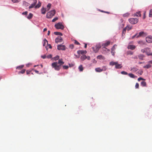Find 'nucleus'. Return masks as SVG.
Segmentation results:
<instances>
[{
    "label": "nucleus",
    "mask_w": 152,
    "mask_h": 152,
    "mask_svg": "<svg viewBox=\"0 0 152 152\" xmlns=\"http://www.w3.org/2000/svg\"><path fill=\"white\" fill-rule=\"evenodd\" d=\"M141 52L143 53H145L147 56H152V52H150V48H145L144 49H142L141 50Z\"/></svg>",
    "instance_id": "nucleus-1"
},
{
    "label": "nucleus",
    "mask_w": 152,
    "mask_h": 152,
    "mask_svg": "<svg viewBox=\"0 0 152 152\" xmlns=\"http://www.w3.org/2000/svg\"><path fill=\"white\" fill-rule=\"evenodd\" d=\"M56 13V11L55 10H53L50 12H48L46 15V17L47 18H51Z\"/></svg>",
    "instance_id": "nucleus-2"
},
{
    "label": "nucleus",
    "mask_w": 152,
    "mask_h": 152,
    "mask_svg": "<svg viewBox=\"0 0 152 152\" xmlns=\"http://www.w3.org/2000/svg\"><path fill=\"white\" fill-rule=\"evenodd\" d=\"M55 27L57 29H64V26L62 25V23L60 22L58 23L55 24Z\"/></svg>",
    "instance_id": "nucleus-3"
},
{
    "label": "nucleus",
    "mask_w": 152,
    "mask_h": 152,
    "mask_svg": "<svg viewBox=\"0 0 152 152\" xmlns=\"http://www.w3.org/2000/svg\"><path fill=\"white\" fill-rule=\"evenodd\" d=\"M86 52V51L85 50H78L77 52L78 54L79 55V56H80L81 57H82V56L84 57V56H85L84 57H87V56L85 55Z\"/></svg>",
    "instance_id": "nucleus-4"
},
{
    "label": "nucleus",
    "mask_w": 152,
    "mask_h": 152,
    "mask_svg": "<svg viewBox=\"0 0 152 152\" xmlns=\"http://www.w3.org/2000/svg\"><path fill=\"white\" fill-rule=\"evenodd\" d=\"M129 21L131 24H134L137 23L138 20L136 18H130L129 19Z\"/></svg>",
    "instance_id": "nucleus-5"
},
{
    "label": "nucleus",
    "mask_w": 152,
    "mask_h": 152,
    "mask_svg": "<svg viewBox=\"0 0 152 152\" xmlns=\"http://www.w3.org/2000/svg\"><path fill=\"white\" fill-rule=\"evenodd\" d=\"M57 49L59 50H64L66 49V47L64 45H58L57 46Z\"/></svg>",
    "instance_id": "nucleus-6"
},
{
    "label": "nucleus",
    "mask_w": 152,
    "mask_h": 152,
    "mask_svg": "<svg viewBox=\"0 0 152 152\" xmlns=\"http://www.w3.org/2000/svg\"><path fill=\"white\" fill-rule=\"evenodd\" d=\"M62 41V39L60 36H58L55 39V42L56 43L61 42Z\"/></svg>",
    "instance_id": "nucleus-7"
},
{
    "label": "nucleus",
    "mask_w": 152,
    "mask_h": 152,
    "mask_svg": "<svg viewBox=\"0 0 152 152\" xmlns=\"http://www.w3.org/2000/svg\"><path fill=\"white\" fill-rule=\"evenodd\" d=\"M110 50L104 47H103L102 48V52L104 54H106L108 52H109Z\"/></svg>",
    "instance_id": "nucleus-8"
},
{
    "label": "nucleus",
    "mask_w": 152,
    "mask_h": 152,
    "mask_svg": "<svg viewBox=\"0 0 152 152\" xmlns=\"http://www.w3.org/2000/svg\"><path fill=\"white\" fill-rule=\"evenodd\" d=\"M95 48H96V51H98L99 49L101 47V45L100 43H99L96 44V46H95Z\"/></svg>",
    "instance_id": "nucleus-9"
},
{
    "label": "nucleus",
    "mask_w": 152,
    "mask_h": 152,
    "mask_svg": "<svg viewBox=\"0 0 152 152\" xmlns=\"http://www.w3.org/2000/svg\"><path fill=\"white\" fill-rule=\"evenodd\" d=\"M146 41L148 43H151L152 42V38L150 37H147L146 38Z\"/></svg>",
    "instance_id": "nucleus-10"
},
{
    "label": "nucleus",
    "mask_w": 152,
    "mask_h": 152,
    "mask_svg": "<svg viewBox=\"0 0 152 152\" xmlns=\"http://www.w3.org/2000/svg\"><path fill=\"white\" fill-rule=\"evenodd\" d=\"M110 44V42L109 41H108L105 43H102V46L103 47H105L108 45Z\"/></svg>",
    "instance_id": "nucleus-11"
},
{
    "label": "nucleus",
    "mask_w": 152,
    "mask_h": 152,
    "mask_svg": "<svg viewBox=\"0 0 152 152\" xmlns=\"http://www.w3.org/2000/svg\"><path fill=\"white\" fill-rule=\"evenodd\" d=\"M135 46L134 45H129L128 46V49H130L132 50H134L135 48Z\"/></svg>",
    "instance_id": "nucleus-12"
},
{
    "label": "nucleus",
    "mask_w": 152,
    "mask_h": 152,
    "mask_svg": "<svg viewBox=\"0 0 152 152\" xmlns=\"http://www.w3.org/2000/svg\"><path fill=\"white\" fill-rule=\"evenodd\" d=\"M95 71L97 72H100L103 71H105V69H102L100 68H97L95 69Z\"/></svg>",
    "instance_id": "nucleus-13"
},
{
    "label": "nucleus",
    "mask_w": 152,
    "mask_h": 152,
    "mask_svg": "<svg viewBox=\"0 0 152 152\" xmlns=\"http://www.w3.org/2000/svg\"><path fill=\"white\" fill-rule=\"evenodd\" d=\"M132 28V26H127L125 28L123 29V31H126V30H127L128 31H129Z\"/></svg>",
    "instance_id": "nucleus-14"
},
{
    "label": "nucleus",
    "mask_w": 152,
    "mask_h": 152,
    "mask_svg": "<svg viewBox=\"0 0 152 152\" xmlns=\"http://www.w3.org/2000/svg\"><path fill=\"white\" fill-rule=\"evenodd\" d=\"M122 66L121 64H118V63L116 64L115 66V67L116 69H120L122 67Z\"/></svg>",
    "instance_id": "nucleus-15"
},
{
    "label": "nucleus",
    "mask_w": 152,
    "mask_h": 152,
    "mask_svg": "<svg viewBox=\"0 0 152 152\" xmlns=\"http://www.w3.org/2000/svg\"><path fill=\"white\" fill-rule=\"evenodd\" d=\"M46 44H47V45L48 44V41L45 39L43 40V46H45Z\"/></svg>",
    "instance_id": "nucleus-16"
},
{
    "label": "nucleus",
    "mask_w": 152,
    "mask_h": 152,
    "mask_svg": "<svg viewBox=\"0 0 152 152\" xmlns=\"http://www.w3.org/2000/svg\"><path fill=\"white\" fill-rule=\"evenodd\" d=\"M151 66L150 64H148L145 66H143V68H144L148 69L151 67Z\"/></svg>",
    "instance_id": "nucleus-17"
},
{
    "label": "nucleus",
    "mask_w": 152,
    "mask_h": 152,
    "mask_svg": "<svg viewBox=\"0 0 152 152\" xmlns=\"http://www.w3.org/2000/svg\"><path fill=\"white\" fill-rule=\"evenodd\" d=\"M36 4H34L33 3H32L31 4L29 7V8L30 9L32 8L35 7V6Z\"/></svg>",
    "instance_id": "nucleus-18"
},
{
    "label": "nucleus",
    "mask_w": 152,
    "mask_h": 152,
    "mask_svg": "<svg viewBox=\"0 0 152 152\" xmlns=\"http://www.w3.org/2000/svg\"><path fill=\"white\" fill-rule=\"evenodd\" d=\"M78 69L80 72L83 71V66L81 65H80L78 67Z\"/></svg>",
    "instance_id": "nucleus-19"
},
{
    "label": "nucleus",
    "mask_w": 152,
    "mask_h": 152,
    "mask_svg": "<svg viewBox=\"0 0 152 152\" xmlns=\"http://www.w3.org/2000/svg\"><path fill=\"white\" fill-rule=\"evenodd\" d=\"M41 4L39 2L38 3L35 7V8H39L41 6Z\"/></svg>",
    "instance_id": "nucleus-20"
},
{
    "label": "nucleus",
    "mask_w": 152,
    "mask_h": 152,
    "mask_svg": "<svg viewBox=\"0 0 152 152\" xmlns=\"http://www.w3.org/2000/svg\"><path fill=\"white\" fill-rule=\"evenodd\" d=\"M46 10L44 8H42L41 10V13L42 14H44L45 13Z\"/></svg>",
    "instance_id": "nucleus-21"
},
{
    "label": "nucleus",
    "mask_w": 152,
    "mask_h": 152,
    "mask_svg": "<svg viewBox=\"0 0 152 152\" xmlns=\"http://www.w3.org/2000/svg\"><path fill=\"white\" fill-rule=\"evenodd\" d=\"M144 34L143 31H141L139 32V34L137 36V37H139L140 36H142L143 34Z\"/></svg>",
    "instance_id": "nucleus-22"
},
{
    "label": "nucleus",
    "mask_w": 152,
    "mask_h": 152,
    "mask_svg": "<svg viewBox=\"0 0 152 152\" xmlns=\"http://www.w3.org/2000/svg\"><path fill=\"white\" fill-rule=\"evenodd\" d=\"M54 34L56 35H60L62 36V33L58 32H54Z\"/></svg>",
    "instance_id": "nucleus-23"
},
{
    "label": "nucleus",
    "mask_w": 152,
    "mask_h": 152,
    "mask_svg": "<svg viewBox=\"0 0 152 152\" xmlns=\"http://www.w3.org/2000/svg\"><path fill=\"white\" fill-rule=\"evenodd\" d=\"M33 15V14L31 13H30L27 16V18L28 19H31L32 18Z\"/></svg>",
    "instance_id": "nucleus-24"
},
{
    "label": "nucleus",
    "mask_w": 152,
    "mask_h": 152,
    "mask_svg": "<svg viewBox=\"0 0 152 152\" xmlns=\"http://www.w3.org/2000/svg\"><path fill=\"white\" fill-rule=\"evenodd\" d=\"M138 70V69L135 67H134L131 68V70L133 71L136 72Z\"/></svg>",
    "instance_id": "nucleus-25"
},
{
    "label": "nucleus",
    "mask_w": 152,
    "mask_h": 152,
    "mask_svg": "<svg viewBox=\"0 0 152 152\" xmlns=\"http://www.w3.org/2000/svg\"><path fill=\"white\" fill-rule=\"evenodd\" d=\"M128 75L131 77L132 78H135L136 77L132 73H129L128 74Z\"/></svg>",
    "instance_id": "nucleus-26"
},
{
    "label": "nucleus",
    "mask_w": 152,
    "mask_h": 152,
    "mask_svg": "<svg viewBox=\"0 0 152 152\" xmlns=\"http://www.w3.org/2000/svg\"><path fill=\"white\" fill-rule=\"evenodd\" d=\"M117 64V62H114L113 61H111L110 62V65L113 66L114 65H116V64Z\"/></svg>",
    "instance_id": "nucleus-27"
},
{
    "label": "nucleus",
    "mask_w": 152,
    "mask_h": 152,
    "mask_svg": "<svg viewBox=\"0 0 152 152\" xmlns=\"http://www.w3.org/2000/svg\"><path fill=\"white\" fill-rule=\"evenodd\" d=\"M141 85L143 86H146V83L145 82L143 81L141 82Z\"/></svg>",
    "instance_id": "nucleus-28"
},
{
    "label": "nucleus",
    "mask_w": 152,
    "mask_h": 152,
    "mask_svg": "<svg viewBox=\"0 0 152 152\" xmlns=\"http://www.w3.org/2000/svg\"><path fill=\"white\" fill-rule=\"evenodd\" d=\"M29 3L26 2V1H23V5L25 7L28 6L29 5Z\"/></svg>",
    "instance_id": "nucleus-29"
},
{
    "label": "nucleus",
    "mask_w": 152,
    "mask_h": 152,
    "mask_svg": "<svg viewBox=\"0 0 152 152\" xmlns=\"http://www.w3.org/2000/svg\"><path fill=\"white\" fill-rule=\"evenodd\" d=\"M141 16L140 12V11H139L138 12H137V14H135L134 15V16Z\"/></svg>",
    "instance_id": "nucleus-30"
},
{
    "label": "nucleus",
    "mask_w": 152,
    "mask_h": 152,
    "mask_svg": "<svg viewBox=\"0 0 152 152\" xmlns=\"http://www.w3.org/2000/svg\"><path fill=\"white\" fill-rule=\"evenodd\" d=\"M129 15V13L127 12L123 15V16L124 17H128Z\"/></svg>",
    "instance_id": "nucleus-31"
},
{
    "label": "nucleus",
    "mask_w": 152,
    "mask_h": 152,
    "mask_svg": "<svg viewBox=\"0 0 152 152\" xmlns=\"http://www.w3.org/2000/svg\"><path fill=\"white\" fill-rule=\"evenodd\" d=\"M138 43L141 45H143L144 44V43L142 41H139L138 42Z\"/></svg>",
    "instance_id": "nucleus-32"
},
{
    "label": "nucleus",
    "mask_w": 152,
    "mask_h": 152,
    "mask_svg": "<svg viewBox=\"0 0 152 152\" xmlns=\"http://www.w3.org/2000/svg\"><path fill=\"white\" fill-rule=\"evenodd\" d=\"M48 47L49 48H50V49L52 48V46H51V45L50 44H48L47 45V46H45V47L46 50H47L48 49Z\"/></svg>",
    "instance_id": "nucleus-33"
},
{
    "label": "nucleus",
    "mask_w": 152,
    "mask_h": 152,
    "mask_svg": "<svg viewBox=\"0 0 152 152\" xmlns=\"http://www.w3.org/2000/svg\"><path fill=\"white\" fill-rule=\"evenodd\" d=\"M111 53L112 56H114V54L115 53V50L113 49H111Z\"/></svg>",
    "instance_id": "nucleus-34"
},
{
    "label": "nucleus",
    "mask_w": 152,
    "mask_h": 152,
    "mask_svg": "<svg viewBox=\"0 0 152 152\" xmlns=\"http://www.w3.org/2000/svg\"><path fill=\"white\" fill-rule=\"evenodd\" d=\"M149 17H152V9H151L150 10L149 13Z\"/></svg>",
    "instance_id": "nucleus-35"
},
{
    "label": "nucleus",
    "mask_w": 152,
    "mask_h": 152,
    "mask_svg": "<svg viewBox=\"0 0 152 152\" xmlns=\"http://www.w3.org/2000/svg\"><path fill=\"white\" fill-rule=\"evenodd\" d=\"M121 73L123 75H128V73L124 71L121 72Z\"/></svg>",
    "instance_id": "nucleus-36"
},
{
    "label": "nucleus",
    "mask_w": 152,
    "mask_h": 152,
    "mask_svg": "<svg viewBox=\"0 0 152 152\" xmlns=\"http://www.w3.org/2000/svg\"><path fill=\"white\" fill-rule=\"evenodd\" d=\"M13 3H18L19 2L20 0H12Z\"/></svg>",
    "instance_id": "nucleus-37"
},
{
    "label": "nucleus",
    "mask_w": 152,
    "mask_h": 152,
    "mask_svg": "<svg viewBox=\"0 0 152 152\" xmlns=\"http://www.w3.org/2000/svg\"><path fill=\"white\" fill-rule=\"evenodd\" d=\"M58 19V18L57 17H56L54 19H53L52 20V22H54L56 20H57Z\"/></svg>",
    "instance_id": "nucleus-38"
},
{
    "label": "nucleus",
    "mask_w": 152,
    "mask_h": 152,
    "mask_svg": "<svg viewBox=\"0 0 152 152\" xmlns=\"http://www.w3.org/2000/svg\"><path fill=\"white\" fill-rule=\"evenodd\" d=\"M51 6V4H50L49 3L47 5V8H48V10H49V9H50V7Z\"/></svg>",
    "instance_id": "nucleus-39"
},
{
    "label": "nucleus",
    "mask_w": 152,
    "mask_h": 152,
    "mask_svg": "<svg viewBox=\"0 0 152 152\" xmlns=\"http://www.w3.org/2000/svg\"><path fill=\"white\" fill-rule=\"evenodd\" d=\"M139 84L138 83H136L135 86V87L136 88H139Z\"/></svg>",
    "instance_id": "nucleus-40"
},
{
    "label": "nucleus",
    "mask_w": 152,
    "mask_h": 152,
    "mask_svg": "<svg viewBox=\"0 0 152 152\" xmlns=\"http://www.w3.org/2000/svg\"><path fill=\"white\" fill-rule=\"evenodd\" d=\"M92 49L96 53L97 51H96V48H95V47H92Z\"/></svg>",
    "instance_id": "nucleus-41"
},
{
    "label": "nucleus",
    "mask_w": 152,
    "mask_h": 152,
    "mask_svg": "<svg viewBox=\"0 0 152 152\" xmlns=\"http://www.w3.org/2000/svg\"><path fill=\"white\" fill-rule=\"evenodd\" d=\"M90 58H89V57H88V58H82L81 59V60H85V59H86V58H87L88 60H89L90 59Z\"/></svg>",
    "instance_id": "nucleus-42"
},
{
    "label": "nucleus",
    "mask_w": 152,
    "mask_h": 152,
    "mask_svg": "<svg viewBox=\"0 0 152 152\" xmlns=\"http://www.w3.org/2000/svg\"><path fill=\"white\" fill-rule=\"evenodd\" d=\"M75 43L77 45H80V43L76 40H75Z\"/></svg>",
    "instance_id": "nucleus-43"
},
{
    "label": "nucleus",
    "mask_w": 152,
    "mask_h": 152,
    "mask_svg": "<svg viewBox=\"0 0 152 152\" xmlns=\"http://www.w3.org/2000/svg\"><path fill=\"white\" fill-rule=\"evenodd\" d=\"M23 15H27L28 14V12L27 11H25L22 13Z\"/></svg>",
    "instance_id": "nucleus-44"
},
{
    "label": "nucleus",
    "mask_w": 152,
    "mask_h": 152,
    "mask_svg": "<svg viewBox=\"0 0 152 152\" xmlns=\"http://www.w3.org/2000/svg\"><path fill=\"white\" fill-rule=\"evenodd\" d=\"M116 45H114L113 47H112V49H113L114 50H115V47H116Z\"/></svg>",
    "instance_id": "nucleus-45"
},
{
    "label": "nucleus",
    "mask_w": 152,
    "mask_h": 152,
    "mask_svg": "<svg viewBox=\"0 0 152 152\" xmlns=\"http://www.w3.org/2000/svg\"><path fill=\"white\" fill-rule=\"evenodd\" d=\"M144 80V79L143 78H142L141 77H140L138 79V80L139 81H140V80Z\"/></svg>",
    "instance_id": "nucleus-46"
},
{
    "label": "nucleus",
    "mask_w": 152,
    "mask_h": 152,
    "mask_svg": "<svg viewBox=\"0 0 152 152\" xmlns=\"http://www.w3.org/2000/svg\"><path fill=\"white\" fill-rule=\"evenodd\" d=\"M137 34H138L137 33H136L135 35H134V36H133L132 37V39H133L136 36H137Z\"/></svg>",
    "instance_id": "nucleus-47"
},
{
    "label": "nucleus",
    "mask_w": 152,
    "mask_h": 152,
    "mask_svg": "<svg viewBox=\"0 0 152 152\" xmlns=\"http://www.w3.org/2000/svg\"><path fill=\"white\" fill-rule=\"evenodd\" d=\"M127 54H128L132 55L133 54V53L132 52H130V51L128 52L127 53Z\"/></svg>",
    "instance_id": "nucleus-48"
},
{
    "label": "nucleus",
    "mask_w": 152,
    "mask_h": 152,
    "mask_svg": "<svg viewBox=\"0 0 152 152\" xmlns=\"http://www.w3.org/2000/svg\"><path fill=\"white\" fill-rule=\"evenodd\" d=\"M69 46H70V47L71 49H73L74 48V45H70Z\"/></svg>",
    "instance_id": "nucleus-49"
},
{
    "label": "nucleus",
    "mask_w": 152,
    "mask_h": 152,
    "mask_svg": "<svg viewBox=\"0 0 152 152\" xmlns=\"http://www.w3.org/2000/svg\"><path fill=\"white\" fill-rule=\"evenodd\" d=\"M105 69V70H106V69H107V68H106V67L105 66H104L103 67V68L102 69Z\"/></svg>",
    "instance_id": "nucleus-50"
},
{
    "label": "nucleus",
    "mask_w": 152,
    "mask_h": 152,
    "mask_svg": "<svg viewBox=\"0 0 152 152\" xmlns=\"http://www.w3.org/2000/svg\"><path fill=\"white\" fill-rule=\"evenodd\" d=\"M93 62L94 63H96V61L95 59H94V61H93Z\"/></svg>",
    "instance_id": "nucleus-51"
},
{
    "label": "nucleus",
    "mask_w": 152,
    "mask_h": 152,
    "mask_svg": "<svg viewBox=\"0 0 152 152\" xmlns=\"http://www.w3.org/2000/svg\"><path fill=\"white\" fill-rule=\"evenodd\" d=\"M87 44H85V45H84V48H86V47H87Z\"/></svg>",
    "instance_id": "nucleus-52"
},
{
    "label": "nucleus",
    "mask_w": 152,
    "mask_h": 152,
    "mask_svg": "<svg viewBox=\"0 0 152 152\" xmlns=\"http://www.w3.org/2000/svg\"><path fill=\"white\" fill-rule=\"evenodd\" d=\"M52 56L51 55H48V56H47V57H52Z\"/></svg>",
    "instance_id": "nucleus-53"
},
{
    "label": "nucleus",
    "mask_w": 152,
    "mask_h": 152,
    "mask_svg": "<svg viewBox=\"0 0 152 152\" xmlns=\"http://www.w3.org/2000/svg\"><path fill=\"white\" fill-rule=\"evenodd\" d=\"M47 30V29L46 28H45L43 29V31H45Z\"/></svg>",
    "instance_id": "nucleus-54"
},
{
    "label": "nucleus",
    "mask_w": 152,
    "mask_h": 152,
    "mask_svg": "<svg viewBox=\"0 0 152 152\" xmlns=\"http://www.w3.org/2000/svg\"><path fill=\"white\" fill-rule=\"evenodd\" d=\"M50 31H48V35H49L50 34Z\"/></svg>",
    "instance_id": "nucleus-55"
},
{
    "label": "nucleus",
    "mask_w": 152,
    "mask_h": 152,
    "mask_svg": "<svg viewBox=\"0 0 152 152\" xmlns=\"http://www.w3.org/2000/svg\"><path fill=\"white\" fill-rule=\"evenodd\" d=\"M97 57H102V55H99Z\"/></svg>",
    "instance_id": "nucleus-56"
},
{
    "label": "nucleus",
    "mask_w": 152,
    "mask_h": 152,
    "mask_svg": "<svg viewBox=\"0 0 152 152\" xmlns=\"http://www.w3.org/2000/svg\"><path fill=\"white\" fill-rule=\"evenodd\" d=\"M149 63H150V64H152V61H150L149 62Z\"/></svg>",
    "instance_id": "nucleus-57"
},
{
    "label": "nucleus",
    "mask_w": 152,
    "mask_h": 152,
    "mask_svg": "<svg viewBox=\"0 0 152 152\" xmlns=\"http://www.w3.org/2000/svg\"><path fill=\"white\" fill-rule=\"evenodd\" d=\"M41 57H46V56L45 55H44L43 56H42Z\"/></svg>",
    "instance_id": "nucleus-58"
},
{
    "label": "nucleus",
    "mask_w": 152,
    "mask_h": 152,
    "mask_svg": "<svg viewBox=\"0 0 152 152\" xmlns=\"http://www.w3.org/2000/svg\"><path fill=\"white\" fill-rule=\"evenodd\" d=\"M142 73H143L142 71H141L140 73V74L142 75Z\"/></svg>",
    "instance_id": "nucleus-59"
},
{
    "label": "nucleus",
    "mask_w": 152,
    "mask_h": 152,
    "mask_svg": "<svg viewBox=\"0 0 152 152\" xmlns=\"http://www.w3.org/2000/svg\"><path fill=\"white\" fill-rule=\"evenodd\" d=\"M55 57H59V56H56Z\"/></svg>",
    "instance_id": "nucleus-60"
},
{
    "label": "nucleus",
    "mask_w": 152,
    "mask_h": 152,
    "mask_svg": "<svg viewBox=\"0 0 152 152\" xmlns=\"http://www.w3.org/2000/svg\"><path fill=\"white\" fill-rule=\"evenodd\" d=\"M142 62H139V64H142Z\"/></svg>",
    "instance_id": "nucleus-61"
},
{
    "label": "nucleus",
    "mask_w": 152,
    "mask_h": 152,
    "mask_svg": "<svg viewBox=\"0 0 152 152\" xmlns=\"http://www.w3.org/2000/svg\"><path fill=\"white\" fill-rule=\"evenodd\" d=\"M106 12V13H109L108 12Z\"/></svg>",
    "instance_id": "nucleus-62"
},
{
    "label": "nucleus",
    "mask_w": 152,
    "mask_h": 152,
    "mask_svg": "<svg viewBox=\"0 0 152 152\" xmlns=\"http://www.w3.org/2000/svg\"><path fill=\"white\" fill-rule=\"evenodd\" d=\"M141 59H142V58H141Z\"/></svg>",
    "instance_id": "nucleus-63"
},
{
    "label": "nucleus",
    "mask_w": 152,
    "mask_h": 152,
    "mask_svg": "<svg viewBox=\"0 0 152 152\" xmlns=\"http://www.w3.org/2000/svg\"><path fill=\"white\" fill-rule=\"evenodd\" d=\"M101 11V12H104V11Z\"/></svg>",
    "instance_id": "nucleus-64"
}]
</instances>
